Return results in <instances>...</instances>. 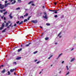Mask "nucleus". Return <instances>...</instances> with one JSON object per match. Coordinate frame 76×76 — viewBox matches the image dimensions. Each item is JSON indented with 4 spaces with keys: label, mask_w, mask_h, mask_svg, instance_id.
<instances>
[{
    "label": "nucleus",
    "mask_w": 76,
    "mask_h": 76,
    "mask_svg": "<svg viewBox=\"0 0 76 76\" xmlns=\"http://www.w3.org/2000/svg\"><path fill=\"white\" fill-rule=\"evenodd\" d=\"M61 34V32H60L58 35V37H59Z\"/></svg>",
    "instance_id": "28"
},
{
    "label": "nucleus",
    "mask_w": 76,
    "mask_h": 76,
    "mask_svg": "<svg viewBox=\"0 0 76 76\" xmlns=\"http://www.w3.org/2000/svg\"><path fill=\"white\" fill-rule=\"evenodd\" d=\"M4 23H6V21H4Z\"/></svg>",
    "instance_id": "64"
},
{
    "label": "nucleus",
    "mask_w": 76,
    "mask_h": 76,
    "mask_svg": "<svg viewBox=\"0 0 76 76\" xmlns=\"http://www.w3.org/2000/svg\"><path fill=\"white\" fill-rule=\"evenodd\" d=\"M62 37V36H60L59 37V38H61V37Z\"/></svg>",
    "instance_id": "58"
},
{
    "label": "nucleus",
    "mask_w": 76,
    "mask_h": 76,
    "mask_svg": "<svg viewBox=\"0 0 76 76\" xmlns=\"http://www.w3.org/2000/svg\"><path fill=\"white\" fill-rule=\"evenodd\" d=\"M55 18H57V15L54 16Z\"/></svg>",
    "instance_id": "32"
},
{
    "label": "nucleus",
    "mask_w": 76,
    "mask_h": 76,
    "mask_svg": "<svg viewBox=\"0 0 76 76\" xmlns=\"http://www.w3.org/2000/svg\"><path fill=\"white\" fill-rule=\"evenodd\" d=\"M54 13H57V11H55V12H54Z\"/></svg>",
    "instance_id": "37"
},
{
    "label": "nucleus",
    "mask_w": 76,
    "mask_h": 76,
    "mask_svg": "<svg viewBox=\"0 0 76 76\" xmlns=\"http://www.w3.org/2000/svg\"><path fill=\"white\" fill-rule=\"evenodd\" d=\"M32 2H33V1H30V2L28 3V4H31V3H32Z\"/></svg>",
    "instance_id": "26"
},
{
    "label": "nucleus",
    "mask_w": 76,
    "mask_h": 76,
    "mask_svg": "<svg viewBox=\"0 0 76 76\" xmlns=\"http://www.w3.org/2000/svg\"><path fill=\"white\" fill-rule=\"evenodd\" d=\"M37 64H39V61H38L37 62Z\"/></svg>",
    "instance_id": "44"
},
{
    "label": "nucleus",
    "mask_w": 76,
    "mask_h": 76,
    "mask_svg": "<svg viewBox=\"0 0 76 76\" xmlns=\"http://www.w3.org/2000/svg\"><path fill=\"white\" fill-rule=\"evenodd\" d=\"M7 12L6 11V12H4V15H6V14H7Z\"/></svg>",
    "instance_id": "22"
},
{
    "label": "nucleus",
    "mask_w": 76,
    "mask_h": 76,
    "mask_svg": "<svg viewBox=\"0 0 76 76\" xmlns=\"http://www.w3.org/2000/svg\"><path fill=\"white\" fill-rule=\"evenodd\" d=\"M6 28H5L4 30L2 31V32L3 33V32H4L5 31H6Z\"/></svg>",
    "instance_id": "19"
},
{
    "label": "nucleus",
    "mask_w": 76,
    "mask_h": 76,
    "mask_svg": "<svg viewBox=\"0 0 76 76\" xmlns=\"http://www.w3.org/2000/svg\"><path fill=\"white\" fill-rule=\"evenodd\" d=\"M16 26V24L15 23V24L14 25V26Z\"/></svg>",
    "instance_id": "39"
},
{
    "label": "nucleus",
    "mask_w": 76,
    "mask_h": 76,
    "mask_svg": "<svg viewBox=\"0 0 76 76\" xmlns=\"http://www.w3.org/2000/svg\"><path fill=\"white\" fill-rule=\"evenodd\" d=\"M13 64H15V65H16V64H17V63L16 62H14L13 63Z\"/></svg>",
    "instance_id": "17"
},
{
    "label": "nucleus",
    "mask_w": 76,
    "mask_h": 76,
    "mask_svg": "<svg viewBox=\"0 0 76 76\" xmlns=\"http://www.w3.org/2000/svg\"><path fill=\"white\" fill-rule=\"evenodd\" d=\"M30 44H32V43H31L30 42V43H28V44H26V47H28V46H29V45H30Z\"/></svg>",
    "instance_id": "9"
},
{
    "label": "nucleus",
    "mask_w": 76,
    "mask_h": 76,
    "mask_svg": "<svg viewBox=\"0 0 76 76\" xmlns=\"http://www.w3.org/2000/svg\"><path fill=\"white\" fill-rule=\"evenodd\" d=\"M31 18V16H29V17L28 18V20H29V19H30V18Z\"/></svg>",
    "instance_id": "23"
},
{
    "label": "nucleus",
    "mask_w": 76,
    "mask_h": 76,
    "mask_svg": "<svg viewBox=\"0 0 76 76\" xmlns=\"http://www.w3.org/2000/svg\"><path fill=\"white\" fill-rule=\"evenodd\" d=\"M22 50V48H20V49H18V52H20V51H21Z\"/></svg>",
    "instance_id": "10"
},
{
    "label": "nucleus",
    "mask_w": 76,
    "mask_h": 76,
    "mask_svg": "<svg viewBox=\"0 0 76 76\" xmlns=\"http://www.w3.org/2000/svg\"><path fill=\"white\" fill-rule=\"evenodd\" d=\"M44 7H44V6H42V8H43V9L44 8Z\"/></svg>",
    "instance_id": "52"
},
{
    "label": "nucleus",
    "mask_w": 76,
    "mask_h": 76,
    "mask_svg": "<svg viewBox=\"0 0 76 76\" xmlns=\"http://www.w3.org/2000/svg\"><path fill=\"white\" fill-rule=\"evenodd\" d=\"M50 58H51V57H50L48 58V59H50Z\"/></svg>",
    "instance_id": "53"
},
{
    "label": "nucleus",
    "mask_w": 76,
    "mask_h": 76,
    "mask_svg": "<svg viewBox=\"0 0 76 76\" xmlns=\"http://www.w3.org/2000/svg\"><path fill=\"white\" fill-rule=\"evenodd\" d=\"M21 18H22L23 19V18H24L23 17V16H21Z\"/></svg>",
    "instance_id": "49"
},
{
    "label": "nucleus",
    "mask_w": 76,
    "mask_h": 76,
    "mask_svg": "<svg viewBox=\"0 0 76 76\" xmlns=\"http://www.w3.org/2000/svg\"><path fill=\"white\" fill-rule=\"evenodd\" d=\"M8 23H10V21H9L8 22Z\"/></svg>",
    "instance_id": "54"
},
{
    "label": "nucleus",
    "mask_w": 76,
    "mask_h": 76,
    "mask_svg": "<svg viewBox=\"0 0 76 76\" xmlns=\"http://www.w3.org/2000/svg\"><path fill=\"white\" fill-rule=\"evenodd\" d=\"M75 58H72L70 61L71 62H72V61H74L75 60Z\"/></svg>",
    "instance_id": "11"
},
{
    "label": "nucleus",
    "mask_w": 76,
    "mask_h": 76,
    "mask_svg": "<svg viewBox=\"0 0 76 76\" xmlns=\"http://www.w3.org/2000/svg\"><path fill=\"white\" fill-rule=\"evenodd\" d=\"M8 75H10V71L8 72Z\"/></svg>",
    "instance_id": "24"
},
{
    "label": "nucleus",
    "mask_w": 76,
    "mask_h": 76,
    "mask_svg": "<svg viewBox=\"0 0 76 76\" xmlns=\"http://www.w3.org/2000/svg\"><path fill=\"white\" fill-rule=\"evenodd\" d=\"M14 70H15L14 69H11L10 70V72H14Z\"/></svg>",
    "instance_id": "8"
},
{
    "label": "nucleus",
    "mask_w": 76,
    "mask_h": 76,
    "mask_svg": "<svg viewBox=\"0 0 76 76\" xmlns=\"http://www.w3.org/2000/svg\"><path fill=\"white\" fill-rule=\"evenodd\" d=\"M12 23H11L10 25H9V26H12Z\"/></svg>",
    "instance_id": "35"
},
{
    "label": "nucleus",
    "mask_w": 76,
    "mask_h": 76,
    "mask_svg": "<svg viewBox=\"0 0 76 76\" xmlns=\"http://www.w3.org/2000/svg\"><path fill=\"white\" fill-rule=\"evenodd\" d=\"M61 10V9H58V10H56V11H58V10Z\"/></svg>",
    "instance_id": "47"
},
{
    "label": "nucleus",
    "mask_w": 76,
    "mask_h": 76,
    "mask_svg": "<svg viewBox=\"0 0 76 76\" xmlns=\"http://www.w3.org/2000/svg\"><path fill=\"white\" fill-rule=\"evenodd\" d=\"M5 3H7V1H5Z\"/></svg>",
    "instance_id": "36"
},
{
    "label": "nucleus",
    "mask_w": 76,
    "mask_h": 76,
    "mask_svg": "<svg viewBox=\"0 0 76 76\" xmlns=\"http://www.w3.org/2000/svg\"><path fill=\"white\" fill-rule=\"evenodd\" d=\"M63 54V53H61L59 54V55L58 57V58L60 57V56H61V55H62Z\"/></svg>",
    "instance_id": "25"
},
{
    "label": "nucleus",
    "mask_w": 76,
    "mask_h": 76,
    "mask_svg": "<svg viewBox=\"0 0 76 76\" xmlns=\"http://www.w3.org/2000/svg\"><path fill=\"white\" fill-rule=\"evenodd\" d=\"M50 11H51V12H54V11H55V10H50Z\"/></svg>",
    "instance_id": "42"
},
{
    "label": "nucleus",
    "mask_w": 76,
    "mask_h": 76,
    "mask_svg": "<svg viewBox=\"0 0 76 76\" xmlns=\"http://www.w3.org/2000/svg\"><path fill=\"white\" fill-rule=\"evenodd\" d=\"M4 7V5H1V4H0V8L1 9H3Z\"/></svg>",
    "instance_id": "2"
},
{
    "label": "nucleus",
    "mask_w": 76,
    "mask_h": 76,
    "mask_svg": "<svg viewBox=\"0 0 76 76\" xmlns=\"http://www.w3.org/2000/svg\"><path fill=\"white\" fill-rule=\"evenodd\" d=\"M3 29V27L0 28V30H2Z\"/></svg>",
    "instance_id": "27"
},
{
    "label": "nucleus",
    "mask_w": 76,
    "mask_h": 76,
    "mask_svg": "<svg viewBox=\"0 0 76 76\" xmlns=\"http://www.w3.org/2000/svg\"><path fill=\"white\" fill-rule=\"evenodd\" d=\"M11 2H12L13 1H14L13 2H12L11 3V4H15V3H16V1L14 0H9Z\"/></svg>",
    "instance_id": "5"
},
{
    "label": "nucleus",
    "mask_w": 76,
    "mask_h": 76,
    "mask_svg": "<svg viewBox=\"0 0 76 76\" xmlns=\"http://www.w3.org/2000/svg\"><path fill=\"white\" fill-rule=\"evenodd\" d=\"M74 50V48H72L71 50V51H72V50Z\"/></svg>",
    "instance_id": "51"
},
{
    "label": "nucleus",
    "mask_w": 76,
    "mask_h": 76,
    "mask_svg": "<svg viewBox=\"0 0 76 76\" xmlns=\"http://www.w3.org/2000/svg\"><path fill=\"white\" fill-rule=\"evenodd\" d=\"M1 66H2V67H4V65H2Z\"/></svg>",
    "instance_id": "45"
},
{
    "label": "nucleus",
    "mask_w": 76,
    "mask_h": 76,
    "mask_svg": "<svg viewBox=\"0 0 76 76\" xmlns=\"http://www.w3.org/2000/svg\"><path fill=\"white\" fill-rule=\"evenodd\" d=\"M48 39H49V37H46L45 39V40H46V41H47V40H48Z\"/></svg>",
    "instance_id": "16"
},
{
    "label": "nucleus",
    "mask_w": 76,
    "mask_h": 76,
    "mask_svg": "<svg viewBox=\"0 0 76 76\" xmlns=\"http://www.w3.org/2000/svg\"><path fill=\"white\" fill-rule=\"evenodd\" d=\"M34 4H32V6H34Z\"/></svg>",
    "instance_id": "57"
},
{
    "label": "nucleus",
    "mask_w": 76,
    "mask_h": 76,
    "mask_svg": "<svg viewBox=\"0 0 76 76\" xmlns=\"http://www.w3.org/2000/svg\"><path fill=\"white\" fill-rule=\"evenodd\" d=\"M44 15H45V16H43V18H44V19H48V18H47V13H46V12H44Z\"/></svg>",
    "instance_id": "1"
},
{
    "label": "nucleus",
    "mask_w": 76,
    "mask_h": 76,
    "mask_svg": "<svg viewBox=\"0 0 76 76\" xmlns=\"http://www.w3.org/2000/svg\"><path fill=\"white\" fill-rule=\"evenodd\" d=\"M53 57V55H51V56H50V58H51V57Z\"/></svg>",
    "instance_id": "56"
},
{
    "label": "nucleus",
    "mask_w": 76,
    "mask_h": 76,
    "mask_svg": "<svg viewBox=\"0 0 76 76\" xmlns=\"http://www.w3.org/2000/svg\"><path fill=\"white\" fill-rule=\"evenodd\" d=\"M38 53V51H36L34 53V54H36V53Z\"/></svg>",
    "instance_id": "31"
},
{
    "label": "nucleus",
    "mask_w": 76,
    "mask_h": 76,
    "mask_svg": "<svg viewBox=\"0 0 76 76\" xmlns=\"http://www.w3.org/2000/svg\"><path fill=\"white\" fill-rule=\"evenodd\" d=\"M12 14H10L9 15V16L10 18H11V19H12L13 17H12V16H11Z\"/></svg>",
    "instance_id": "15"
},
{
    "label": "nucleus",
    "mask_w": 76,
    "mask_h": 76,
    "mask_svg": "<svg viewBox=\"0 0 76 76\" xmlns=\"http://www.w3.org/2000/svg\"><path fill=\"white\" fill-rule=\"evenodd\" d=\"M18 2L20 3V1H21V0H18Z\"/></svg>",
    "instance_id": "34"
},
{
    "label": "nucleus",
    "mask_w": 76,
    "mask_h": 76,
    "mask_svg": "<svg viewBox=\"0 0 76 76\" xmlns=\"http://www.w3.org/2000/svg\"><path fill=\"white\" fill-rule=\"evenodd\" d=\"M37 60H38L37 59H36L34 61L35 62H36V61H37Z\"/></svg>",
    "instance_id": "48"
},
{
    "label": "nucleus",
    "mask_w": 76,
    "mask_h": 76,
    "mask_svg": "<svg viewBox=\"0 0 76 76\" xmlns=\"http://www.w3.org/2000/svg\"><path fill=\"white\" fill-rule=\"evenodd\" d=\"M61 18H64V15H62L61 17Z\"/></svg>",
    "instance_id": "55"
},
{
    "label": "nucleus",
    "mask_w": 76,
    "mask_h": 76,
    "mask_svg": "<svg viewBox=\"0 0 76 76\" xmlns=\"http://www.w3.org/2000/svg\"><path fill=\"white\" fill-rule=\"evenodd\" d=\"M3 12H5L6 11V9L3 10Z\"/></svg>",
    "instance_id": "40"
},
{
    "label": "nucleus",
    "mask_w": 76,
    "mask_h": 76,
    "mask_svg": "<svg viewBox=\"0 0 76 76\" xmlns=\"http://www.w3.org/2000/svg\"><path fill=\"white\" fill-rule=\"evenodd\" d=\"M6 72V69H4L3 70L2 72H1V73H5V72Z\"/></svg>",
    "instance_id": "7"
},
{
    "label": "nucleus",
    "mask_w": 76,
    "mask_h": 76,
    "mask_svg": "<svg viewBox=\"0 0 76 76\" xmlns=\"http://www.w3.org/2000/svg\"><path fill=\"white\" fill-rule=\"evenodd\" d=\"M9 25V23H7L5 25V26L6 27H7V26Z\"/></svg>",
    "instance_id": "20"
},
{
    "label": "nucleus",
    "mask_w": 76,
    "mask_h": 76,
    "mask_svg": "<svg viewBox=\"0 0 76 76\" xmlns=\"http://www.w3.org/2000/svg\"><path fill=\"white\" fill-rule=\"evenodd\" d=\"M28 16V13H27L25 15H24L23 16H24V17H25V16Z\"/></svg>",
    "instance_id": "12"
},
{
    "label": "nucleus",
    "mask_w": 76,
    "mask_h": 76,
    "mask_svg": "<svg viewBox=\"0 0 76 76\" xmlns=\"http://www.w3.org/2000/svg\"><path fill=\"white\" fill-rule=\"evenodd\" d=\"M40 28H41V29H42V26H41L40 27Z\"/></svg>",
    "instance_id": "60"
},
{
    "label": "nucleus",
    "mask_w": 76,
    "mask_h": 76,
    "mask_svg": "<svg viewBox=\"0 0 76 76\" xmlns=\"http://www.w3.org/2000/svg\"><path fill=\"white\" fill-rule=\"evenodd\" d=\"M0 12L1 13H3V10H0Z\"/></svg>",
    "instance_id": "43"
},
{
    "label": "nucleus",
    "mask_w": 76,
    "mask_h": 76,
    "mask_svg": "<svg viewBox=\"0 0 76 76\" xmlns=\"http://www.w3.org/2000/svg\"><path fill=\"white\" fill-rule=\"evenodd\" d=\"M20 21H18V22H16L17 24H19V25H21V24H22L23 21H22L20 23Z\"/></svg>",
    "instance_id": "3"
},
{
    "label": "nucleus",
    "mask_w": 76,
    "mask_h": 76,
    "mask_svg": "<svg viewBox=\"0 0 76 76\" xmlns=\"http://www.w3.org/2000/svg\"><path fill=\"white\" fill-rule=\"evenodd\" d=\"M4 20H6V17H4Z\"/></svg>",
    "instance_id": "50"
},
{
    "label": "nucleus",
    "mask_w": 76,
    "mask_h": 76,
    "mask_svg": "<svg viewBox=\"0 0 76 76\" xmlns=\"http://www.w3.org/2000/svg\"><path fill=\"white\" fill-rule=\"evenodd\" d=\"M39 14L40 15H42V12H40L39 13Z\"/></svg>",
    "instance_id": "46"
},
{
    "label": "nucleus",
    "mask_w": 76,
    "mask_h": 76,
    "mask_svg": "<svg viewBox=\"0 0 76 76\" xmlns=\"http://www.w3.org/2000/svg\"><path fill=\"white\" fill-rule=\"evenodd\" d=\"M9 28V26H8L7 27V28Z\"/></svg>",
    "instance_id": "62"
},
{
    "label": "nucleus",
    "mask_w": 76,
    "mask_h": 76,
    "mask_svg": "<svg viewBox=\"0 0 76 76\" xmlns=\"http://www.w3.org/2000/svg\"><path fill=\"white\" fill-rule=\"evenodd\" d=\"M18 9H20V7H18L16 8V10H18Z\"/></svg>",
    "instance_id": "29"
},
{
    "label": "nucleus",
    "mask_w": 76,
    "mask_h": 76,
    "mask_svg": "<svg viewBox=\"0 0 76 76\" xmlns=\"http://www.w3.org/2000/svg\"><path fill=\"white\" fill-rule=\"evenodd\" d=\"M46 25L47 26H50V24L48 23H46Z\"/></svg>",
    "instance_id": "21"
},
{
    "label": "nucleus",
    "mask_w": 76,
    "mask_h": 76,
    "mask_svg": "<svg viewBox=\"0 0 76 76\" xmlns=\"http://www.w3.org/2000/svg\"><path fill=\"white\" fill-rule=\"evenodd\" d=\"M28 21V19H25L24 20L23 22L25 23V22H27Z\"/></svg>",
    "instance_id": "18"
},
{
    "label": "nucleus",
    "mask_w": 76,
    "mask_h": 76,
    "mask_svg": "<svg viewBox=\"0 0 76 76\" xmlns=\"http://www.w3.org/2000/svg\"><path fill=\"white\" fill-rule=\"evenodd\" d=\"M64 63V61H63L61 63H62V64H63V63Z\"/></svg>",
    "instance_id": "41"
},
{
    "label": "nucleus",
    "mask_w": 76,
    "mask_h": 76,
    "mask_svg": "<svg viewBox=\"0 0 76 76\" xmlns=\"http://www.w3.org/2000/svg\"><path fill=\"white\" fill-rule=\"evenodd\" d=\"M55 45H56V44H57V43H55Z\"/></svg>",
    "instance_id": "63"
},
{
    "label": "nucleus",
    "mask_w": 76,
    "mask_h": 76,
    "mask_svg": "<svg viewBox=\"0 0 76 76\" xmlns=\"http://www.w3.org/2000/svg\"><path fill=\"white\" fill-rule=\"evenodd\" d=\"M66 67L67 70H69V68H68V66H66Z\"/></svg>",
    "instance_id": "30"
},
{
    "label": "nucleus",
    "mask_w": 76,
    "mask_h": 76,
    "mask_svg": "<svg viewBox=\"0 0 76 76\" xmlns=\"http://www.w3.org/2000/svg\"><path fill=\"white\" fill-rule=\"evenodd\" d=\"M14 75H16V72H15L14 73Z\"/></svg>",
    "instance_id": "61"
},
{
    "label": "nucleus",
    "mask_w": 76,
    "mask_h": 76,
    "mask_svg": "<svg viewBox=\"0 0 76 76\" xmlns=\"http://www.w3.org/2000/svg\"><path fill=\"white\" fill-rule=\"evenodd\" d=\"M2 27H4V23H2Z\"/></svg>",
    "instance_id": "14"
},
{
    "label": "nucleus",
    "mask_w": 76,
    "mask_h": 76,
    "mask_svg": "<svg viewBox=\"0 0 76 76\" xmlns=\"http://www.w3.org/2000/svg\"><path fill=\"white\" fill-rule=\"evenodd\" d=\"M31 22L33 23H38V21L37 20H32L31 21Z\"/></svg>",
    "instance_id": "4"
},
{
    "label": "nucleus",
    "mask_w": 76,
    "mask_h": 76,
    "mask_svg": "<svg viewBox=\"0 0 76 76\" xmlns=\"http://www.w3.org/2000/svg\"><path fill=\"white\" fill-rule=\"evenodd\" d=\"M54 4H55V5H56V4H57V3L56 2H55L54 3Z\"/></svg>",
    "instance_id": "38"
},
{
    "label": "nucleus",
    "mask_w": 76,
    "mask_h": 76,
    "mask_svg": "<svg viewBox=\"0 0 76 76\" xmlns=\"http://www.w3.org/2000/svg\"><path fill=\"white\" fill-rule=\"evenodd\" d=\"M42 72L41 71V72H39V74H41V73Z\"/></svg>",
    "instance_id": "59"
},
{
    "label": "nucleus",
    "mask_w": 76,
    "mask_h": 76,
    "mask_svg": "<svg viewBox=\"0 0 76 76\" xmlns=\"http://www.w3.org/2000/svg\"><path fill=\"white\" fill-rule=\"evenodd\" d=\"M21 57H17L16 58V60H20V59H21Z\"/></svg>",
    "instance_id": "6"
},
{
    "label": "nucleus",
    "mask_w": 76,
    "mask_h": 76,
    "mask_svg": "<svg viewBox=\"0 0 76 76\" xmlns=\"http://www.w3.org/2000/svg\"><path fill=\"white\" fill-rule=\"evenodd\" d=\"M69 72H68L66 74V75H69Z\"/></svg>",
    "instance_id": "33"
},
{
    "label": "nucleus",
    "mask_w": 76,
    "mask_h": 76,
    "mask_svg": "<svg viewBox=\"0 0 76 76\" xmlns=\"http://www.w3.org/2000/svg\"><path fill=\"white\" fill-rule=\"evenodd\" d=\"M8 4H9V3L5 4V7H7L8 6Z\"/></svg>",
    "instance_id": "13"
}]
</instances>
